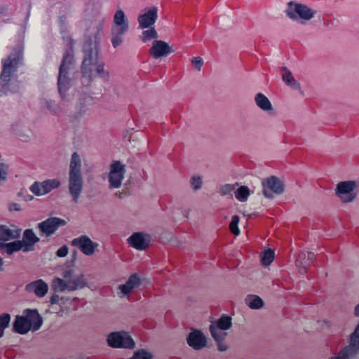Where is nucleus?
I'll use <instances>...</instances> for the list:
<instances>
[{
  "label": "nucleus",
  "instance_id": "obj_1",
  "mask_svg": "<svg viewBox=\"0 0 359 359\" xmlns=\"http://www.w3.org/2000/svg\"><path fill=\"white\" fill-rule=\"evenodd\" d=\"M104 17L97 13L91 19L85 21L84 43L83 52L84 58L81 62V83L88 86L95 76L109 80V72L104 70V62H98V40L103 34Z\"/></svg>",
  "mask_w": 359,
  "mask_h": 359
},
{
  "label": "nucleus",
  "instance_id": "obj_2",
  "mask_svg": "<svg viewBox=\"0 0 359 359\" xmlns=\"http://www.w3.org/2000/svg\"><path fill=\"white\" fill-rule=\"evenodd\" d=\"M81 156L77 152H74L70 157L69 162V194L73 201L76 203L79 198L82 190L81 177Z\"/></svg>",
  "mask_w": 359,
  "mask_h": 359
},
{
  "label": "nucleus",
  "instance_id": "obj_3",
  "mask_svg": "<svg viewBox=\"0 0 359 359\" xmlns=\"http://www.w3.org/2000/svg\"><path fill=\"white\" fill-rule=\"evenodd\" d=\"M41 325V318L36 310H26L25 315L15 318L13 330L20 334H24L29 330L35 331Z\"/></svg>",
  "mask_w": 359,
  "mask_h": 359
},
{
  "label": "nucleus",
  "instance_id": "obj_4",
  "mask_svg": "<svg viewBox=\"0 0 359 359\" xmlns=\"http://www.w3.org/2000/svg\"><path fill=\"white\" fill-rule=\"evenodd\" d=\"M128 31V20L123 10L116 11L110 29V42L112 48H116L123 43V35Z\"/></svg>",
  "mask_w": 359,
  "mask_h": 359
},
{
  "label": "nucleus",
  "instance_id": "obj_5",
  "mask_svg": "<svg viewBox=\"0 0 359 359\" xmlns=\"http://www.w3.org/2000/svg\"><path fill=\"white\" fill-rule=\"evenodd\" d=\"M108 346L115 348L133 349L135 343L132 337L126 332H111L107 337Z\"/></svg>",
  "mask_w": 359,
  "mask_h": 359
},
{
  "label": "nucleus",
  "instance_id": "obj_6",
  "mask_svg": "<svg viewBox=\"0 0 359 359\" xmlns=\"http://www.w3.org/2000/svg\"><path fill=\"white\" fill-rule=\"evenodd\" d=\"M287 16L292 20L300 19L304 21H309L316 15V11L309 7L301 4L294 3L292 1L288 3Z\"/></svg>",
  "mask_w": 359,
  "mask_h": 359
},
{
  "label": "nucleus",
  "instance_id": "obj_7",
  "mask_svg": "<svg viewBox=\"0 0 359 359\" xmlns=\"http://www.w3.org/2000/svg\"><path fill=\"white\" fill-rule=\"evenodd\" d=\"M359 351V323L350 336V344L337 353V357L330 359H351Z\"/></svg>",
  "mask_w": 359,
  "mask_h": 359
},
{
  "label": "nucleus",
  "instance_id": "obj_8",
  "mask_svg": "<svg viewBox=\"0 0 359 359\" xmlns=\"http://www.w3.org/2000/svg\"><path fill=\"white\" fill-rule=\"evenodd\" d=\"M231 325V317L227 315H223L217 320V324L212 323L210 325V333H211L212 337L217 342L223 341L226 334L222 331L230 329Z\"/></svg>",
  "mask_w": 359,
  "mask_h": 359
},
{
  "label": "nucleus",
  "instance_id": "obj_9",
  "mask_svg": "<svg viewBox=\"0 0 359 359\" xmlns=\"http://www.w3.org/2000/svg\"><path fill=\"white\" fill-rule=\"evenodd\" d=\"M355 187L356 183L354 181L340 182L337 183L335 195L344 203L351 202L356 197L355 193L353 192Z\"/></svg>",
  "mask_w": 359,
  "mask_h": 359
},
{
  "label": "nucleus",
  "instance_id": "obj_10",
  "mask_svg": "<svg viewBox=\"0 0 359 359\" xmlns=\"http://www.w3.org/2000/svg\"><path fill=\"white\" fill-rule=\"evenodd\" d=\"M125 172V165L119 161H115L110 164L109 175H108L110 188L117 189L121 186Z\"/></svg>",
  "mask_w": 359,
  "mask_h": 359
},
{
  "label": "nucleus",
  "instance_id": "obj_11",
  "mask_svg": "<svg viewBox=\"0 0 359 359\" xmlns=\"http://www.w3.org/2000/svg\"><path fill=\"white\" fill-rule=\"evenodd\" d=\"M262 186H264V195L266 198H271L272 194L280 195L283 192V182L275 176L266 178V180L262 182Z\"/></svg>",
  "mask_w": 359,
  "mask_h": 359
},
{
  "label": "nucleus",
  "instance_id": "obj_12",
  "mask_svg": "<svg viewBox=\"0 0 359 359\" xmlns=\"http://www.w3.org/2000/svg\"><path fill=\"white\" fill-rule=\"evenodd\" d=\"M72 245L79 248L84 255L91 256L98 244L93 242L87 236H81L72 241Z\"/></svg>",
  "mask_w": 359,
  "mask_h": 359
},
{
  "label": "nucleus",
  "instance_id": "obj_13",
  "mask_svg": "<svg viewBox=\"0 0 359 359\" xmlns=\"http://www.w3.org/2000/svg\"><path fill=\"white\" fill-rule=\"evenodd\" d=\"M173 52L174 49H172V47L162 40L154 41L153 46L149 49L150 55L156 59L167 57Z\"/></svg>",
  "mask_w": 359,
  "mask_h": 359
},
{
  "label": "nucleus",
  "instance_id": "obj_14",
  "mask_svg": "<svg viewBox=\"0 0 359 359\" xmlns=\"http://www.w3.org/2000/svg\"><path fill=\"white\" fill-rule=\"evenodd\" d=\"M60 186V182L57 180H48L41 183L35 182L30 187L32 194L36 196H43L53 189L57 188Z\"/></svg>",
  "mask_w": 359,
  "mask_h": 359
},
{
  "label": "nucleus",
  "instance_id": "obj_15",
  "mask_svg": "<svg viewBox=\"0 0 359 359\" xmlns=\"http://www.w3.org/2000/svg\"><path fill=\"white\" fill-rule=\"evenodd\" d=\"M65 224L64 220L57 217H50L46 221L39 223V229L41 233L46 236H49L54 233L58 227Z\"/></svg>",
  "mask_w": 359,
  "mask_h": 359
},
{
  "label": "nucleus",
  "instance_id": "obj_16",
  "mask_svg": "<svg viewBox=\"0 0 359 359\" xmlns=\"http://www.w3.org/2000/svg\"><path fill=\"white\" fill-rule=\"evenodd\" d=\"M128 244L131 248L138 250H146L150 243V236L144 235L142 232L133 233L128 238Z\"/></svg>",
  "mask_w": 359,
  "mask_h": 359
},
{
  "label": "nucleus",
  "instance_id": "obj_17",
  "mask_svg": "<svg viewBox=\"0 0 359 359\" xmlns=\"http://www.w3.org/2000/svg\"><path fill=\"white\" fill-rule=\"evenodd\" d=\"M187 344L194 350H200L205 346V337L201 331L192 329L187 337Z\"/></svg>",
  "mask_w": 359,
  "mask_h": 359
},
{
  "label": "nucleus",
  "instance_id": "obj_18",
  "mask_svg": "<svg viewBox=\"0 0 359 359\" xmlns=\"http://www.w3.org/2000/svg\"><path fill=\"white\" fill-rule=\"evenodd\" d=\"M157 12L158 9L153 7L144 14L139 15V17H137L139 27H140V29H147L154 25L158 18Z\"/></svg>",
  "mask_w": 359,
  "mask_h": 359
},
{
  "label": "nucleus",
  "instance_id": "obj_19",
  "mask_svg": "<svg viewBox=\"0 0 359 359\" xmlns=\"http://www.w3.org/2000/svg\"><path fill=\"white\" fill-rule=\"evenodd\" d=\"M26 290L39 297H43L48 291V285L42 280H38L27 285Z\"/></svg>",
  "mask_w": 359,
  "mask_h": 359
},
{
  "label": "nucleus",
  "instance_id": "obj_20",
  "mask_svg": "<svg viewBox=\"0 0 359 359\" xmlns=\"http://www.w3.org/2000/svg\"><path fill=\"white\" fill-rule=\"evenodd\" d=\"M21 229L15 226L9 227L6 225L0 226V241H8L11 239H15L20 236Z\"/></svg>",
  "mask_w": 359,
  "mask_h": 359
},
{
  "label": "nucleus",
  "instance_id": "obj_21",
  "mask_svg": "<svg viewBox=\"0 0 359 359\" xmlns=\"http://www.w3.org/2000/svg\"><path fill=\"white\" fill-rule=\"evenodd\" d=\"M140 284H141L140 276H138L137 273H134L128 277V281H126L125 284L118 286V290L121 291V293L127 295L130 294L134 288L139 286Z\"/></svg>",
  "mask_w": 359,
  "mask_h": 359
},
{
  "label": "nucleus",
  "instance_id": "obj_22",
  "mask_svg": "<svg viewBox=\"0 0 359 359\" xmlns=\"http://www.w3.org/2000/svg\"><path fill=\"white\" fill-rule=\"evenodd\" d=\"M89 101H90V97L83 99V102H79V105L77 106V111H76L75 114L69 117V123L72 124V127L74 128L78 127L80 119L87 110L86 106H87V103H88Z\"/></svg>",
  "mask_w": 359,
  "mask_h": 359
},
{
  "label": "nucleus",
  "instance_id": "obj_23",
  "mask_svg": "<svg viewBox=\"0 0 359 359\" xmlns=\"http://www.w3.org/2000/svg\"><path fill=\"white\" fill-rule=\"evenodd\" d=\"M68 290L75 291L85 287L86 281L82 274L74 279H71V271H68Z\"/></svg>",
  "mask_w": 359,
  "mask_h": 359
},
{
  "label": "nucleus",
  "instance_id": "obj_24",
  "mask_svg": "<svg viewBox=\"0 0 359 359\" xmlns=\"http://www.w3.org/2000/svg\"><path fill=\"white\" fill-rule=\"evenodd\" d=\"M39 241V238L31 229H27L24 232V238L20 242L26 245V250H32V246Z\"/></svg>",
  "mask_w": 359,
  "mask_h": 359
},
{
  "label": "nucleus",
  "instance_id": "obj_25",
  "mask_svg": "<svg viewBox=\"0 0 359 359\" xmlns=\"http://www.w3.org/2000/svg\"><path fill=\"white\" fill-rule=\"evenodd\" d=\"M254 100H255V104H257V106L259 107L261 110H263L264 111H269L272 110V105H271L270 100H269L266 96L264 94L261 93H257L255 95Z\"/></svg>",
  "mask_w": 359,
  "mask_h": 359
},
{
  "label": "nucleus",
  "instance_id": "obj_26",
  "mask_svg": "<svg viewBox=\"0 0 359 359\" xmlns=\"http://www.w3.org/2000/svg\"><path fill=\"white\" fill-rule=\"evenodd\" d=\"M282 79L285 84L291 87L293 89L299 88V83L296 81L295 79L292 75V73L287 69V67H282Z\"/></svg>",
  "mask_w": 359,
  "mask_h": 359
},
{
  "label": "nucleus",
  "instance_id": "obj_27",
  "mask_svg": "<svg viewBox=\"0 0 359 359\" xmlns=\"http://www.w3.org/2000/svg\"><path fill=\"white\" fill-rule=\"evenodd\" d=\"M13 67V62L11 60H6L4 64V69H3V72H1V84L5 86L8 83L9 76H11V72H12Z\"/></svg>",
  "mask_w": 359,
  "mask_h": 359
},
{
  "label": "nucleus",
  "instance_id": "obj_28",
  "mask_svg": "<svg viewBox=\"0 0 359 359\" xmlns=\"http://www.w3.org/2000/svg\"><path fill=\"white\" fill-rule=\"evenodd\" d=\"M5 248H6V252L8 255H11L14 252H17L20 250H23L24 252H28L31 250H26L25 243H22L21 241H14L13 243H9L5 245Z\"/></svg>",
  "mask_w": 359,
  "mask_h": 359
},
{
  "label": "nucleus",
  "instance_id": "obj_29",
  "mask_svg": "<svg viewBox=\"0 0 359 359\" xmlns=\"http://www.w3.org/2000/svg\"><path fill=\"white\" fill-rule=\"evenodd\" d=\"M249 196V189L248 187L245 186H242L235 191V197L236 199L238 200L241 202H245L248 198Z\"/></svg>",
  "mask_w": 359,
  "mask_h": 359
},
{
  "label": "nucleus",
  "instance_id": "obj_30",
  "mask_svg": "<svg viewBox=\"0 0 359 359\" xmlns=\"http://www.w3.org/2000/svg\"><path fill=\"white\" fill-rule=\"evenodd\" d=\"M67 288V280L61 278H56L52 282V289L55 292H63Z\"/></svg>",
  "mask_w": 359,
  "mask_h": 359
},
{
  "label": "nucleus",
  "instance_id": "obj_31",
  "mask_svg": "<svg viewBox=\"0 0 359 359\" xmlns=\"http://www.w3.org/2000/svg\"><path fill=\"white\" fill-rule=\"evenodd\" d=\"M273 259L274 252L272 250L268 249L265 250L262 256H261V263H262V265L267 266L272 263Z\"/></svg>",
  "mask_w": 359,
  "mask_h": 359
},
{
  "label": "nucleus",
  "instance_id": "obj_32",
  "mask_svg": "<svg viewBox=\"0 0 359 359\" xmlns=\"http://www.w3.org/2000/svg\"><path fill=\"white\" fill-rule=\"evenodd\" d=\"M248 305L252 310H258L263 306V301L258 296H254L252 299H248Z\"/></svg>",
  "mask_w": 359,
  "mask_h": 359
},
{
  "label": "nucleus",
  "instance_id": "obj_33",
  "mask_svg": "<svg viewBox=\"0 0 359 359\" xmlns=\"http://www.w3.org/2000/svg\"><path fill=\"white\" fill-rule=\"evenodd\" d=\"M157 37L158 34H156V30L154 28H150L149 29L143 31L142 35H141V41H142V42H146L155 39Z\"/></svg>",
  "mask_w": 359,
  "mask_h": 359
},
{
  "label": "nucleus",
  "instance_id": "obj_34",
  "mask_svg": "<svg viewBox=\"0 0 359 359\" xmlns=\"http://www.w3.org/2000/svg\"><path fill=\"white\" fill-rule=\"evenodd\" d=\"M238 224H239V217L237 215H233V217H231V221H230L229 230L230 232H231V233L236 236H238L240 233Z\"/></svg>",
  "mask_w": 359,
  "mask_h": 359
},
{
  "label": "nucleus",
  "instance_id": "obj_35",
  "mask_svg": "<svg viewBox=\"0 0 359 359\" xmlns=\"http://www.w3.org/2000/svg\"><path fill=\"white\" fill-rule=\"evenodd\" d=\"M9 323V315L4 313L0 316V338L4 334V330L8 326Z\"/></svg>",
  "mask_w": 359,
  "mask_h": 359
},
{
  "label": "nucleus",
  "instance_id": "obj_36",
  "mask_svg": "<svg viewBox=\"0 0 359 359\" xmlns=\"http://www.w3.org/2000/svg\"><path fill=\"white\" fill-rule=\"evenodd\" d=\"M129 359H152V355L144 349L137 351L133 357Z\"/></svg>",
  "mask_w": 359,
  "mask_h": 359
},
{
  "label": "nucleus",
  "instance_id": "obj_37",
  "mask_svg": "<svg viewBox=\"0 0 359 359\" xmlns=\"http://www.w3.org/2000/svg\"><path fill=\"white\" fill-rule=\"evenodd\" d=\"M57 84H59V90L62 91V86L65 84V73L64 72V62L61 64L60 73H59V79H57Z\"/></svg>",
  "mask_w": 359,
  "mask_h": 359
},
{
  "label": "nucleus",
  "instance_id": "obj_38",
  "mask_svg": "<svg viewBox=\"0 0 359 359\" xmlns=\"http://www.w3.org/2000/svg\"><path fill=\"white\" fill-rule=\"evenodd\" d=\"M192 189L198 190L201 187V178L198 176H192L190 179Z\"/></svg>",
  "mask_w": 359,
  "mask_h": 359
},
{
  "label": "nucleus",
  "instance_id": "obj_39",
  "mask_svg": "<svg viewBox=\"0 0 359 359\" xmlns=\"http://www.w3.org/2000/svg\"><path fill=\"white\" fill-rule=\"evenodd\" d=\"M234 190V186L230 184H226L220 189V193L222 196L228 195Z\"/></svg>",
  "mask_w": 359,
  "mask_h": 359
},
{
  "label": "nucleus",
  "instance_id": "obj_40",
  "mask_svg": "<svg viewBox=\"0 0 359 359\" xmlns=\"http://www.w3.org/2000/svg\"><path fill=\"white\" fill-rule=\"evenodd\" d=\"M203 59L200 57H195L192 59V65L195 67V69L200 71L201 69V67H203Z\"/></svg>",
  "mask_w": 359,
  "mask_h": 359
},
{
  "label": "nucleus",
  "instance_id": "obj_41",
  "mask_svg": "<svg viewBox=\"0 0 359 359\" xmlns=\"http://www.w3.org/2000/svg\"><path fill=\"white\" fill-rule=\"evenodd\" d=\"M67 248L62 247V248L57 250V255L60 257H63L67 255Z\"/></svg>",
  "mask_w": 359,
  "mask_h": 359
},
{
  "label": "nucleus",
  "instance_id": "obj_42",
  "mask_svg": "<svg viewBox=\"0 0 359 359\" xmlns=\"http://www.w3.org/2000/svg\"><path fill=\"white\" fill-rule=\"evenodd\" d=\"M222 341H217V349L220 351H224L226 350V347L221 344Z\"/></svg>",
  "mask_w": 359,
  "mask_h": 359
},
{
  "label": "nucleus",
  "instance_id": "obj_43",
  "mask_svg": "<svg viewBox=\"0 0 359 359\" xmlns=\"http://www.w3.org/2000/svg\"><path fill=\"white\" fill-rule=\"evenodd\" d=\"M60 299V298H58V296H57V295H53V296H52V298H51V304H55L57 303V302H58V299Z\"/></svg>",
  "mask_w": 359,
  "mask_h": 359
},
{
  "label": "nucleus",
  "instance_id": "obj_44",
  "mask_svg": "<svg viewBox=\"0 0 359 359\" xmlns=\"http://www.w3.org/2000/svg\"><path fill=\"white\" fill-rule=\"evenodd\" d=\"M5 178V172H4L1 168H0V180Z\"/></svg>",
  "mask_w": 359,
  "mask_h": 359
},
{
  "label": "nucleus",
  "instance_id": "obj_45",
  "mask_svg": "<svg viewBox=\"0 0 359 359\" xmlns=\"http://www.w3.org/2000/svg\"><path fill=\"white\" fill-rule=\"evenodd\" d=\"M314 259V254L312 252H308V259L313 260Z\"/></svg>",
  "mask_w": 359,
  "mask_h": 359
},
{
  "label": "nucleus",
  "instance_id": "obj_46",
  "mask_svg": "<svg viewBox=\"0 0 359 359\" xmlns=\"http://www.w3.org/2000/svg\"><path fill=\"white\" fill-rule=\"evenodd\" d=\"M355 316H359V304L355 308Z\"/></svg>",
  "mask_w": 359,
  "mask_h": 359
},
{
  "label": "nucleus",
  "instance_id": "obj_47",
  "mask_svg": "<svg viewBox=\"0 0 359 359\" xmlns=\"http://www.w3.org/2000/svg\"><path fill=\"white\" fill-rule=\"evenodd\" d=\"M1 264H2L1 259H0V266H1Z\"/></svg>",
  "mask_w": 359,
  "mask_h": 359
},
{
  "label": "nucleus",
  "instance_id": "obj_48",
  "mask_svg": "<svg viewBox=\"0 0 359 359\" xmlns=\"http://www.w3.org/2000/svg\"><path fill=\"white\" fill-rule=\"evenodd\" d=\"M3 246H5V245H3L2 244H0V248H1Z\"/></svg>",
  "mask_w": 359,
  "mask_h": 359
},
{
  "label": "nucleus",
  "instance_id": "obj_49",
  "mask_svg": "<svg viewBox=\"0 0 359 359\" xmlns=\"http://www.w3.org/2000/svg\"><path fill=\"white\" fill-rule=\"evenodd\" d=\"M68 63H69V64H70V63H71V62L69 61V62H68Z\"/></svg>",
  "mask_w": 359,
  "mask_h": 359
}]
</instances>
